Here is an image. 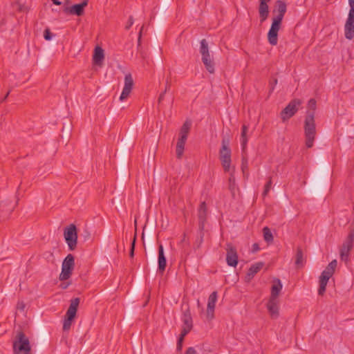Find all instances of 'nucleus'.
Wrapping results in <instances>:
<instances>
[{
  "label": "nucleus",
  "mask_w": 354,
  "mask_h": 354,
  "mask_svg": "<svg viewBox=\"0 0 354 354\" xmlns=\"http://www.w3.org/2000/svg\"><path fill=\"white\" fill-rule=\"evenodd\" d=\"M259 249V247L258 244L254 243L253 245V250L254 251H257Z\"/></svg>",
  "instance_id": "3c124183"
},
{
  "label": "nucleus",
  "mask_w": 354,
  "mask_h": 354,
  "mask_svg": "<svg viewBox=\"0 0 354 354\" xmlns=\"http://www.w3.org/2000/svg\"><path fill=\"white\" fill-rule=\"evenodd\" d=\"M25 306V304L23 301H19L17 306V309L21 311L24 310Z\"/></svg>",
  "instance_id": "c03bdc74"
},
{
  "label": "nucleus",
  "mask_w": 354,
  "mask_h": 354,
  "mask_svg": "<svg viewBox=\"0 0 354 354\" xmlns=\"http://www.w3.org/2000/svg\"><path fill=\"white\" fill-rule=\"evenodd\" d=\"M304 129L305 136V145L307 148H311L314 145V141L315 140V136L317 133L313 112H306Z\"/></svg>",
  "instance_id": "f257e3e1"
},
{
  "label": "nucleus",
  "mask_w": 354,
  "mask_h": 354,
  "mask_svg": "<svg viewBox=\"0 0 354 354\" xmlns=\"http://www.w3.org/2000/svg\"><path fill=\"white\" fill-rule=\"evenodd\" d=\"M133 24V18L132 16H130L129 18V20L127 21V24L125 26V29L129 30L132 26Z\"/></svg>",
  "instance_id": "58836bf2"
},
{
  "label": "nucleus",
  "mask_w": 354,
  "mask_h": 354,
  "mask_svg": "<svg viewBox=\"0 0 354 354\" xmlns=\"http://www.w3.org/2000/svg\"><path fill=\"white\" fill-rule=\"evenodd\" d=\"M323 272H324L325 274H329L330 276H333L335 272V270L328 266Z\"/></svg>",
  "instance_id": "a19ab883"
},
{
  "label": "nucleus",
  "mask_w": 354,
  "mask_h": 354,
  "mask_svg": "<svg viewBox=\"0 0 354 354\" xmlns=\"http://www.w3.org/2000/svg\"><path fill=\"white\" fill-rule=\"evenodd\" d=\"M68 284H66V285H64V284H62L61 286L62 288L65 289L68 287Z\"/></svg>",
  "instance_id": "5fc2aeb1"
},
{
  "label": "nucleus",
  "mask_w": 354,
  "mask_h": 354,
  "mask_svg": "<svg viewBox=\"0 0 354 354\" xmlns=\"http://www.w3.org/2000/svg\"><path fill=\"white\" fill-rule=\"evenodd\" d=\"M354 243L345 239L339 251V256L342 261L347 263L349 261L350 252L353 248Z\"/></svg>",
  "instance_id": "4468645a"
},
{
  "label": "nucleus",
  "mask_w": 354,
  "mask_h": 354,
  "mask_svg": "<svg viewBox=\"0 0 354 354\" xmlns=\"http://www.w3.org/2000/svg\"><path fill=\"white\" fill-rule=\"evenodd\" d=\"M10 5L13 10L21 12L24 10V6L21 5L19 0H10Z\"/></svg>",
  "instance_id": "7c9ffc66"
},
{
  "label": "nucleus",
  "mask_w": 354,
  "mask_h": 354,
  "mask_svg": "<svg viewBox=\"0 0 354 354\" xmlns=\"http://www.w3.org/2000/svg\"><path fill=\"white\" fill-rule=\"evenodd\" d=\"M248 131V127L245 124H243L242 126L241 129V143L242 147V150L245 151L247 143H248V137H247V133Z\"/></svg>",
  "instance_id": "a878e982"
},
{
  "label": "nucleus",
  "mask_w": 354,
  "mask_h": 354,
  "mask_svg": "<svg viewBox=\"0 0 354 354\" xmlns=\"http://www.w3.org/2000/svg\"><path fill=\"white\" fill-rule=\"evenodd\" d=\"M104 57V50L100 46L95 47L93 57V61L94 64L96 65H101Z\"/></svg>",
  "instance_id": "5701e85b"
},
{
  "label": "nucleus",
  "mask_w": 354,
  "mask_h": 354,
  "mask_svg": "<svg viewBox=\"0 0 354 354\" xmlns=\"http://www.w3.org/2000/svg\"><path fill=\"white\" fill-rule=\"evenodd\" d=\"M282 20L273 17L271 27L268 33V40L272 46H276L278 42V32L281 28Z\"/></svg>",
  "instance_id": "9d476101"
},
{
  "label": "nucleus",
  "mask_w": 354,
  "mask_h": 354,
  "mask_svg": "<svg viewBox=\"0 0 354 354\" xmlns=\"http://www.w3.org/2000/svg\"><path fill=\"white\" fill-rule=\"evenodd\" d=\"M144 28V26H142L140 30V32H139V35H138V46H140V39H141V36H142V30Z\"/></svg>",
  "instance_id": "de8ad7c7"
},
{
  "label": "nucleus",
  "mask_w": 354,
  "mask_h": 354,
  "mask_svg": "<svg viewBox=\"0 0 354 354\" xmlns=\"http://www.w3.org/2000/svg\"><path fill=\"white\" fill-rule=\"evenodd\" d=\"M327 283L328 281L319 279V287L318 289V294L319 295H323L325 293Z\"/></svg>",
  "instance_id": "2f4dec72"
},
{
  "label": "nucleus",
  "mask_w": 354,
  "mask_h": 354,
  "mask_svg": "<svg viewBox=\"0 0 354 354\" xmlns=\"http://www.w3.org/2000/svg\"><path fill=\"white\" fill-rule=\"evenodd\" d=\"M191 127V122L188 121H185L183 125L181 127L179 135L188 136L189 129Z\"/></svg>",
  "instance_id": "cd10ccee"
},
{
  "label": "nucleus",
  "mask_w": 354,
  "mask_h": 354,
  "mask_svg": "<svg viewBox=\"0 0 354 354\" xmlns=\"http://www.w3.org/2000/svg\"><path fill=\"white\" fill-rule=\"evenodd\" d=\"M54 4L57 5V6H60L62 4V2L59 1V0H51Z\"/></svg>",
  "instance_id": "8fccbe9b"
},
{
  "label": "nucleus",
  "mask_w": 354,
  "mask_h": 354,
  "mask_svg": "<svg viewBox=\"0 0 354 354\" xmlns=\"http://www.w3.org/2000/svg\"><path fill=\"white\" fill-rule=\"evenodd\" d=\"M184 147H185V143H183V142H177L176 144V157L178 158H181L183 151H184Z\"/></svg>",
  "instance_id": "c756f323"
},
{
  "label": "nucleus",
  "mask_w": 354,
  "mask_h": 354,
  "mask_svg": "<svg viewBox=\"0 0 354 354\" xmlns=\"http://www.w3.org/2000/svg\"><path fill=\"white\" fill-rule=\"evenodd\" d=\"M53 35L51 33L48 28H46L44 32V37L46 40L49 41L52 39Z\"/></svg>",
  "instance_id": "e433bc0d"
},
{
  "label": "nucleus",
  "mask_w": 354,
  "mask_h": 354,
  "mask_svg": "<svg viewBox=\"0 0 354 354\" xmlns=\"http://www.w3.org/2000/svg\"><path fill=\"white\" fill-rule=\"evenodd\" d=\"M263 263L261 262H259L257 263H254L250 266V268L248 269L246 279L248 281L251 280L254 276L261 270V269L263 268Z\"/></svg>",
  "instance_id": "4be33fe9"
},
{
  "label": "nucleus",
  "mask_w": 354,
  "mask_h": 354,
  "mask_svg": "<svg viewBox=\"0 0 354 354\" xmlns=\"http://www.w3.org/2000/svg\"><path fill=\"white\" fill-rule=\"evenodd\" d=\"M88 0H83L81 3L75 4L71 7H66L64 12L67 14L82 16L84 13V8L88 5Z\"/></svg>",
  "instance_id": "f8f14e48"
},
{
  "label": "nucleus",
  "mask_w": 354,
  "mask_h": 354,
  "mask_svg": "<svg viewBox=\"0 0 354 354\" xmlns=\"http://www.w3.org/2000/svg\"><path fill=\"white\" fill-rule=\"evenodd\" d=\"M230 139L228 137H223L221 147L219 151V158L221 165L225 172L230 171L231 165V149L229 147Z\"/></svg>",
  "instance_id": "7ed1b4c3"
},
{
  "label": "nucleus",
  "mask_w": 354,
  "mask_h": 354,
  "mask_svg": "<svg viewBox=\"0 0 354 354\" xmlns=\"http://www.w3.org/2000/svg\"><path fill=\"white\" fill-rule=\"evenodd\" d=\"M185 354H197V352L194 348L189 347L187 349Z\"/></svg>",
  "instance_id": "37998d69"
},
{
  "label": "nucleus",
  "mask_w": 354,
  "mask_h": 354,
  "mask_svg": "<svg viewBox=\"0 0 354 354\" xmlns=\"http://www.w3.org/2000/svg\"><path fill=\"white\" fill-rule=\"evenodd\" d=\"M350 10L344 26L345 37L352 39L354 37V0H348Z\"/></svg>",
  "instance_id": "0eeeda50"
},
{
  "label": "nucleus",
  "mask_w": 354,
  "mask_h": 354,
  "mask_svg": "<svg viewBox=\"0 0 354 354\" xmlns=\"http://www.w3.org/2000/svg\"><path fill=\"white\" fill-rule=\"evenodd\" d=\"M75 267V258L73 254H69L64 259L62 266V272L59 274V279L60 281H66L68 279L73 272Z\"/></svg>",
  "instance_id": "423d86ee"
},
{
  "label": "nucleus",
  "mask_w": 354,
  "mask_h": 354,
  "mask_svg": "<svg viewBox=\"0 0 354 354\" xmlns=\"http://www.w3.org/2000/svg\"><path fill=\"white\" fill-rule=\"evenodd\" d=\"M259 13L261 22L266 21L269 15V7L267 2L259 1Z\"/></svg>",
  "instance_id": "412c9836"
},
{
  "label": "nucleus",
  "mask_w": 354,
  "mask_h": 354,
  "mask_svg": "<svg viewBox=\"0 0 354 354\" xmlns=\"http://www.w3.org/2000/svg\"><path fill=\"white\" fill-rule=\"evenodd\" d=\"M246 168H247V166L244 165V164L243 163L242 164V170H243V174H245V170Z\"/></svg>",
  "instance_id": "864d4df0"
},
{
  "label": "nucleus",
  "mask_w": 354,
  "mask_h": 354,
  "mask_svg": "<svg viewBox=\"0 0 354 354\" xmlns=\"http://www.w3.org/2000/svg\"><path fill=\"white\" fill-rule=\"evenodd\" d=\"M133 84L134 82L131 74H126L124 77V85L120 97V100L123 101L129 97L133 88Z\"/></svg>",
  "instance_id": "ddd939ff"
},
{
  "label": "nucleus",
  "mask_w": 354,
  "mask_h": 354,
  "mask_svg": "<svg viewBox=\"0 0 354 354\" xmlns=\"http://www.w3.org/2000/svg\"><path fill=\"white\" fill-rule=\"evenodd\" d=\"M189 331L187 330L182 329L181 333L180 335L179 339L178 340V347H181V344L184 339V337L189 333Z\"/></svg>",
  "instance_id": "f704fd0d"
},
{
  "label": "nucleus",
  "mask_w": 354,
  "mask_h": 354,
  "mask_svg": "<svg viewBox=\"0 0 354 354\" xmlns=\"http://www.w3.org/2000/svg\"><path fill=\"white\" fill-rule=\"evenodd\" d=\"M226 262L229 266L236 267L238 264V254L236 248L232 243L226 247Z\"/></svg>",
  "instance_id": "9b49d317"
},
{
  "label": "nucleus",
  "mask_w": 354,
  "mask_h": 354,
  "mask_svg": "<svg viewBox=\"0 0 354 354\" xmlns=\"http://www.w3.org/2000/svg\"><path fill=\"white\" fill-rule=\"evenodd\" d=\"M158 271L162 273L166 268L167 266V260L164 253V248L162 244L158 245Z\"/></svg>",
  "instance_id": "a211bd4d"
},
{
  "label": "nucleus",
  "mask_w": 354,
  "mask_h": 354,
  "mask_svg": "<svg viewBox=\"0 0 354 354\" xmlns=\"http://www.w3.org/2000/svg\"><path fill=\"white\" fill-rule=\"evenodd\" d=\"M199 51L202 57V62L206 70L209 73H214L215 71L214 62L212 57V55H210L208 44L206 39H203L201 41V46Z\"/></svg>",
  "instance_id": "20e7f679"
},
{
  "label": "nucleus",
  "mask_w": 354,
  "mask_h": 354,
  "mask_svg": "<svg viewBox=\"0 0 354 354\" xmlns=\"http://www.w3.org/2000/svg\"><path fill=\"white\" fill-rule=\"evenodd\" d=\"M80 299L78 297L71 300L70 306L66 311V318L63 324V330H68L72 324V322L76 316L77 310L80 304Z\"/></svg>",
  "instance_id": "39448f33"
},
{
  "label": "nucleus",
  "mask_w": 354,
  "mask_h": 354,
  "mask_svg": "<svg viewBox=\"0 0 354 354\" xmlns=\"http://www.w3.org/2000/svg\"><path fill=\"white\" fill-rule=\"evenodd\" d=\"M198 216L199 223L202 225V227H203L204 222L205 221L206 217H207V205H206L205 202H202L200 204Z\"/></svg>",
  "instance_id": "b1692460"
},
{
  "label": "nucleus",
  "mask_w": 354,
  "mask_h": 354,
  "mask_svg": "<svg viewBox=\"0 0 354 354\" xmlns=\"http://www.w3.org/2000/svg\"><path fill=\"white\" fill-rule=\"evenodd\" d=\"M282 283L279 279L274 280L271 288V295L270 299H277V297L282 289Z\"/></svg>",
  "instance_id": "aec40b11"
},
{
  "label": "nucleus",
  "mask_w": 354,
  "mask_h": 354,
  "mask_svg": "<svg viewBox=\"0 0 354 354\" xmlns=\"http://www.w3.org/2000/svg\"><path fill=\"white\" fill-rule=\"evenodd\" d=\"M316 106H317L316 100L313 98L310 99L308 103V111H307L313 112L315 113V111L316 109Z\"/></svg>",
  "instance_id": "473e14b6"
},
{
  "label": "nucleus",
  "mask_w": 354,
  "mask_h": 354,
  "mask_svg": "<svg viewBox=\"0 0 354 354\" xmlns=\"http://www.w3.org/2000/svg\"><path fill=\"white\" fill-rule=\"evenodd\" d=\"M187 139V136L179 135V138L178 140V142H183V143L185 144V142H186Z\"/></svg>",
  "instance_id": "a18cd8bd"
},
{
  "label": "nucleus",
  "mask_w": 354,
  "mask_h": 354,
  "mask_svg": "<svg viewBox=\"0 0 354 354\" xmlns=\"http://www.w3.org/2000/svg\"><path fill=\"white\" fill-rule=\"evenodd\" d=\"M263 238L264 240L268 243H271L273 241V236L272 234L268 227H264L263 229Z\"/></svg>",
  "instance_id": "bb28decb"
},
{
  "label": "nucleus",
  "mask_w": 354,
  "mask_h": 354,
  "mask_svg": "<svg viewBox=\"0 0 354 354\" xmlns=\"http://www.w3.org/2000/svg\"><path fill=\"white\" fill-rule=\"evenodd\" d=\"M236 181H235V177L233 173L230 174V178H229V189L232 193V194H234V191L236 189Z\"/></svg>",
  "instance_id": "c85d7f7f"
},
{
  "label": "nucleus",
  "mask_w": 354,
  "mask_h": 354,
  "mask_svg": "<svg viewBox=\"0 0 354 354\" xmlns=\"http://www.w3.org/2000/svg\"><path fill=\"white\" fill-rule=\"evenodd\" d=\"M64 236L70 250H74L77 243V227L74 224H71L64 229Z\"/></svg>",
  "instance_id": "6e6552de"
},
{
  "label": "nucleus",
  "mask_w": 354,
  "mask_h": 354,
  "mask_svg": "<svg viewBox=\"0 0 354 354\" xmlns=\"http://www.w3.org/2000/svg\"><path fill=\"white\" fill-rule=\"evenodd\" d=\"M182 322H183V330L190 331L192 328V317L190 312V309L188 305L183 309V313L182 316Z\"/></svg>",
  "instance_id": "dca6fc26"
},
{
  "label": "nucleus",
  "mask_w": 354,
  "mask_h": 354,
  "mask_svg": "<svg viewBox=\"0 0 354 354\" xmlns=\"http://www.w3.org/2000/svg\"><path fill=\"white\" fill-rule=\"evenodd\" d=\"M287 6L284 1L278 0L275 3V6L273 10V13L276 14L274 18L283 20V17L286 12Z\"/></svg>",
  "instance_id": "f3484780"
},
{
  "label": "nucleus",
  "mask_w": 354,
  "mask_h": 354,
  "mask_svg": "<svg viewBox=\"0 0 354 354\" xmlns=\"http://www.w3.org/2000/svg\"><path fill=\"white\" fill-rule=\"evenodd\" d=\"M271 0H259V1L270 2Z\"/></svg>",
  "instance_id": "6e6d98bb"
},
{
  "label": "nucleus",
  "mask_w": 354,
  "mask_h": 354,
  "mask_svg": "<svg viewBox=\"0 0 354 354\" xmlns=\"http://www.w3.org/2000/svg\"><path fill=\"white\" fill-rule=\"evenodd\" d=\"M301 104V101L299 99L291 100L281 112L282 121L285 122L292 118L297 112Z\"/></svg>",
  "instance_id": "1a4fd4ad"
},
{
  "label": "nucleus",
  "mask_w": 354,
  "mask_h": 354,
  "mask_svg": "<svg viewBox=\"0 0 354 354\" xmlns=\"http://www.w3.org/2000/svg\"><path fill=\"white\" fill-rule=\"evenodd\" d=\"M14 354H31V346L28 337L23 331L17 332L13 342Z\"/></svg>",
  "instance_id": "f03ea898"
},
{
  "label": "nucleus",
  "mask_w": 354,
  "mask_h": 354,
  "mask_svg": "<svg viewBox=\"0 0 354 354\" xmlns=\"http://www.w3.org/2000/svg\"><path fill=\"white\" fill-rule=\"evenodd\" d=\"M136 241V234L134 235V237L131 243V248H130V251H129V256L131 258H133L134 256Z\"/></svg>",
  "instance_id": "c9c22d12"
},
{
  "label": "nucleus",
  "mask_w": 354,
  "mask_h": 354,
  "mask_svg": "<svg viewBox=\"0 0 354 354\" xmlns=\"http://www.w3.org/2000/svg\"><path fill=\"white\" fill-rule=\"evenodd\" d=\"M216 301H217V292L214 291L209 296L208 301H207V317L209 319H212L214 317V313Z\"/></svg>",
  "instance_id": "2eb2a0df"
},
{
  "label": "nucleus",
  "mask_w": 354,
  "mask_h": 354,
  "mask_svg": "<svg viewBox=\"0 0 354 354\" xmlns=\"http://www.w3.org/2000/svg\"><path fill=\"white\" fill-rule=\"evenodd\" d=\"M346 239L354 243V226L351 227L348 234Z\"/></svg>",
  "instance_id": "4c0bfd02"
},
{
  "label": "nucleus",
  "mask_w": 354,
  "mask_h": 354,
  "mask_svg": "<svg viewBox=\"0 0 354 354\" xmlns=\"http://www.w3.org/2000/svg\"><path fill=\"white\" fill-rule=\"evenodd\" d=\"M267 308L272 318H277L279 316V306L277 299H270L267 304Z\"/></svg>",
  "instance_id": "6ab92c4d"
},
{
  "label": "nucleus",
  "mask_w": 354,
  "mask_h": 354,
  "mask_svg": "<svg viewBox=\"0 0 354 354\" xmlns=\"http://www.w3.org/2000/svg\"><path fill=\"white\" fill-rule=\"evenodd\" d=\"M305 259L301 248H297L295 257V265L297 268L303 267L305 264Z\"/></svg>",
  "instance_id": "393cba45"
},
{
  "label": "nucleus",
  "mask_w": 354,
  "mask_h": 354,
  "mask_svg": "<svg viewBox=\"0 0 354 354\" xmlns=\"http://www.w3.org/2000/svg\"><path fill=\"white\" fill-rule=\"evenodd\" d=\"M165 93H165V91H163L162 93L160 94V96L158 97V103H160L162 102V100H163Z\"/></svg>",
  "instance_id": "09e8293b"
},
{
  "label": "nucleus",
  "mask_w": 354,
  "mask_h": 354,
  "mask_svg": "<svg viewBox=\"0 0 354 354\" xmlns=\"http://www.w3.org/2000/svg\"><path fill=\"white\" fill-rule=\"evenodd\" d=\"M272 84H273V85L272 86V88H271L272 91H273V90H274V85H276V84H277V79H276V78H275V79H274V80H273V83H272Z\"/></svg>",
  "instance_id": "603ef678"
},
{
  "label": "nucleus",
  "mask_w": 354,
  "mask_h": 354,
  "mask_svg": "<svg viewBox=\"0 0 354 354\" xmlns=\"http://www.w3.org/2000/svg\"><path fill=\"white\" fill-rule=\"evenodd\" d=\"M337 262L335 259V260H333L331 262H330L328 266H330V268H332L333 269L335 270V268L337 267Z\"/></svg>",
  "instance_id": "49530a36"
},
{
  "label": "nucleus",
  "mask_w": 354,
  "mask_h": 354,
  "mask_svg": "<svg viewBox=\"0 0 354 354\" xmlns=\"http://www.w3.org/2000/svg\"><path fill=\"white\" fill-rule=\"evenodd\" d=\"M332 276H330L329 274H325L324 272H322V274H321V276L319 277V279H322V280H324V281H328L329 279Z\"/></svg>",
  "instance_id": "ea45409f"
},
{
  "label": "nucleus",
  "mask_w": 354,
  "mask_h": 354,
  "mask_svg": "<svg viewBox=\"0 0 354 354\" xmlns=\"http://www.w3.org/2000/svg\"><path fill=\"white\" fill-rule=\"evenodd\" d=\"M171 87V80L169 78H167L166 80V84H165V93H167L169 91Z\"/></svg>",
  "instance_id": "79ce46f5"
},
{
  "label": "nucleus",
  "mask_w": 354,
  "mask_h": 354,
  "mask_svg": "<svg viewBox=\"0 0 354 354\" xmlns=\"http://www.w3.org/2000/svg\"><path fill=\"white\" fill-rule=\"evenodd\" d=\"M272 184V178L270 177L264 187V190L263 192V196H266L268 194V192H270V190L271 189Z\"/></svg>",
  "instance_id": "72a5a7b5"
}]
</instances>
